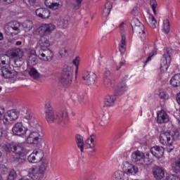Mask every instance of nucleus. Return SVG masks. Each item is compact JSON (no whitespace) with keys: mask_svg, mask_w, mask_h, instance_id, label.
<instances>
[{"mask_svg":"<svg viewBox=\"0 0 180 180\" xmlns=\"http://www.w3.org/2000/svg\"><path fill=\"white\" fill-rule=\"evenodd\" d=\"M172 56V49L167 48L166 52L162 58V63H160V70L165 72L171 64V57Z\"/></svg>","mask_w":180,"mask_h":180,"instance_id":"obj_5","label":"nucleus"},{"mask_svg":"<svg viewBox=\"0 0 180 180\" xmlns=\"http://www.w3.org/2000/svg\"><path fill=\"white\" fill-rule=\"evenodd\" d=\"M27 160L29 162H32L33 164H36V156L34 155V151L27 157Z\"/></svg>","mask_w":180,"mask_h":180,"instance_id":"obj_44","label":"nucleus"},{"mask_svg":"<svg viewBox=\"0 0 180 180\" xmlns=\"http://www.w3.org/2000/svg\"><path fill=\"white\" fill-rule=\"evenodd\" d=\"M5 64H6L5 60H4V59H2L1 57H0V66L5 65Z\"/></svg>","mask_w":180,"mask_h":180,"instance_id":"obj_60","label":"nucleus"},{"mask_svg":"<svg viewBox=\"0 0 180 180\" xmlns=\"http://www.w3.org/2000/svg\"><path fill=\"white\" fill-rule=\"evenodd\" d=\"M158 123H168L169 122V118H168V114L165 111L161 110L160 112H158L157 117Z\"/></svg>","mask_w":180,"mask_h":180,"instance_id":"obj_22","label":"nucleus"},{"mask_svg":"<svg viewBox=\"0 0 180 180\" xmlns=\"http://www.w3.org/2000/svg\"><path fill=\"white\" fill-rule=\"evenodd\" d=\"M131 161L134 162H139V161H141L143 158H144V153L140 150H136L132 153L131 156Z\"/></svg>","mask_w":180,"mask_h":180,"instance_id":"obj_24","label":"nucleus"},{"mask_svg":"<svg viewBox=\"0 0 180 180\" xmlns=\"http://www.w3.org/2000/svg\"><path fill=\"white\" fill-rule=\"evenodd\" d=\"M124 172L127 175H136L139 172V168L130 163H126L124 167Z\"/></svg>","mask_w":180,"mask_h":180,"instance_id":"obj_16","label":"nucleus"},{"mask_svg":"<svg viewBox=\"0 0 180 180\" xmlns=\"http://www.w3.org/2000/svg\"><path fill=\"white\" fill-rule=\"evenodd\" d=\"M37 52L36 51H31L30 56H29V59H28V63L31 65H36L37 64Z\"/></svg>","mask_w":180,"mask_h":180,"instance_id":"obj_28","label":"nucleus"},{"mask_svg":"<svg viewBox=\"0 0 180 180\" xmlns=\"http://www.w3.org/2000/svg\"><path fill=\"white\" fill-rule=\"evenodd\" d=\"M134 32H136V33H139V34H141V32L143 34H146V31H144V26H143V30H141L140 27H138V30H134Z\"/></svg>","mask_w":180,"mask_h":180,"instance_id":"obj_55","label":"nucleus"},{"mask_svg":"<svg viewBox=\"0 0 180 180\" xmlns=\"http://www.w3.org/2000/svg\"><path fill=\"white\" fill-rule=\"evenodd\" d=\"M25 119L28 121L29 124L33 127L34 123H36V118L33 116L32 113H27L25 115Z\"/></svg>","mask_w":180,"mask_h":180,"instance_id":"obj_34","label":"nucleus"},{"mask_svg":"<svg viewBox=\"0 0 180 180\" xmlns=\"http://www.w3.org/2000/svg\"><path fill=\"white\" fill-rule=\"evenodd\" d=\"M40 137V134H39V132H30V134L26 139V142L27 143V144H30L34 147H41V138Z\"/></svg>","mask_w":180,"mask_h":180,"instance_id":"obj_6","label":"nucleus"},{"mask_svg":"<svg viewBox=\"0 0 180 180\" xmlns=\"http://www.w3.org/2000/svg\"><path fill=\"white\" fill-rule=\"evenodd\" d=\"M165 146H167V150L168 153L174 151V146H172V141L169 142V143H167Z\"/></svg>","mask_w":180,"mask_h":180,"instance_id":"obj_49","label":"nucleus"},{"mask_svg":"<svg viewBox=\"0 0 180 180\" xmlns=\"http://www.w3.org/2000/svg\"><path fill=\"white\" fill-rule=\"evenodd\" d=\"M123 64H124V63L123 62L120 63V65L117 67V71H119V69L122 67V65H123Z\"/></svg>","mask_w":180,"mask_h":180,"instance_id":"obj_62","label":"nucleus"},{"mask_svg":"<svg viewBox=\"0 0 180 180\" xmlns=\"http://www.w3.org/2000/svg\"><path fill=\"white\" fill-rule=\"evenodd\" d=\"M165 180H180L179 176L176 175H169Z\"/></svg>","mask_w":180,"mask_h":180,"instance_id":"obj_51","label":"nucleus"},{"mask_svg":"<svg viewBox=\"0 0 180 180\" xmlns=\"http://www.w3.org/2000/svg\"><path fill=\"white\" fill-rule=\"evenodd\" d=\"M118 86L119 89L115 92L114 96L108 95L105 97V106H112V104L115 103V101H116V96H120L126 91V82L122 81Z\"/></svg>","mask_w":180,"mask_h":180,"instance_id":"obj_3","label":"nucleus"},{"mask_svg":"<svg viewBox=\"0 0 180 180\" xmlns=\"http://www.w3.org/2000/svg\"><path fill=\"white\" fill-rule=\"evenodd\" d=\"M143 160H144V162L146 165H150L153 162V159L150 158V154H146L144 155Z\"/></svg>","mask_w":180,"mask_h":180,"instance_id":"obj_42","label":"nucleus"},{"mask_svg":"<svg viewBox=\"0 0 180 180\" xmlns=\"http://www.w3.org/2000/svg\"><path fill=\"white\" fill-rule=\"evenodd\" d=\"M124 172H122V171H118L117 172L115 173L114 175V180H124Z\"/></svg>","mask_w":180,"mask_h":180,"instance_id":"obj_38","label":"nucleus"},{"mask_svg":"<svg viewBox=\"0 0 180 180\" xmlns=\"http://www.w3.org/2000/svg\"><path fill=\"white\" fill-rule=\"evenodd\" d=\"M5 150L7 153H11V151H12L15 155H18L19 158H16V161H18L20 164L25 162V160H26V154H27V150H26L25 147L19 144L11 143L6 146Z\"/></svg>","mask_w":180,"mask_h":180,"instance_id":"obj_1","label":"nucleus"},{"mask_svg":"<svg viewBox=\"0 0 180 180\" xmlns=\"http://www.w3.org/2000/svg\"><path fill=\"white\" fill-rule=\"evenodd\" d=\"M34 153L35 155V162H40L41 160H43V157L41 156V153H39L37 150H34Z\"/></svg>","mask_w":180,"mask_h":180,"instance_id":"obj_41","label":"nucleus"},{"mask_svg":"<svg viewBox=\"0 0 180 180\" xmlns=\"http://www.w3.org/2000/svg\"><path fill=\"white\" fill-rule=\"evenodd\" d=\"M94 137H95V135L92 134L90 136L89 139H87V141H89L90 140L91 143H92V145L89 144V148H95V143H94Z\"/></svg>","mask_w":180,"mask_h":180,"instance_id":"obj_47","label":"nucleus"},{"mask_svg":"<svg viewBox=\"0 0 180 180\" xmlns=\"http://www.w3.org/2000/svg\"><path fill=\"white\" fill-rule=\"evenodd\" d=\"M170 85H172L174 88L180 86V74H176L172 77L170 79Z\"/></svg>","mask_w":180,"mask_h":180,"instance_id":"obj_31","label":"nucleus"},{"mask_svg":"<svg viewBox=\"0 0 180 180\" xmlns=\"http://www.w3.org/2000/svg\"><path fill=\"white\" fill-rule=\"evenodd\" d=\"M4 134V129H2V127H0V139L1 137H2Z\"/></svg>","mask_w":180,"mask_h":180,"instance_id":"obj_61","label":"nucleus"},{"mask_svg":"<svg viewBox=\"0 0 180 180\" xmlns=\"http://www.w3.org/2000/svg\"><path fill=\"white\" fill-rule=\"evenodd\" d=\"M30 5H32V6H34V5H36L37 4V0H28Z\"/></svg>","mask_w":180,"mask_h":180,"instance_id":"obj_57","label":"nucleus"},{"mask_svg":"<svg viewBox=\"0 0 180 180\" xmlns=\"http://www.w3.org/2000/svg\"><path fill=\"white\" fill-rule=\"evenodd\" d=\"M68 22H70V18L67 16L61 17L58 21V25L61 29H67L68 27Z\"/></svg>","mask_w":180,"mask_h":180,"instance_id":"obj_30","label":"nucleus"},{"mask_svg":"<svg viewBox=\"0 0 180 180\" xmlns=\"http://www.w3.org/2000/svg\"><path fill=\"white\" fill-rule=\"evenodd\" d=\"M67 53H68V51L65 48H63L59 51V54L61 58H63V57H65V54H67Z\"/></svg>","mask_w":180,"mask_h":180,"instance_id":"obj_50","label":"nucleus"},{"mask_svg":"<svg viewBox=\"0 0 180 180\" xmlns=\"http://www.w3.org/2000/svg\"><path fill=\"white\" fill-rule=\"evenodd\" d=\"M44 4L46 8L52 9V11H57L60 8V0H45Z\"/></svg>","mask_w":180,"mask_h":180,"instance_id":"obj_18","label":"nucleus"},{"mask_svg":"<svg viewBox=\"0 0 180 180\" xmlns=\"http://www.w3.org/2000/svg\"><path fill=\"white\" fill-rule=\"evenodd\" d=\"M82 1L84 0H76V2H77L76 6H77V8H79V6H81V4H82Z\"/></svg>","mask_w":180,"mask_h":180,"instance_id":"obj_59","label":"nucleus"},{"mask_svg":"<svg viewBox=\"0 0 180 180\" xmlns=\"http://www.w3.org/2000/svg\"><path fill=\"white\" fill-rule=\"evenodd\" d=\"M19 117V111L16 110H11L3 116V124L5 126L13 124V122L18 120Z\"/></svg>","mask_w":180,"mask_h":180,"instance_id":"obj_4","label":"nucleus"},{"mask_svg":"<svg viewBox=\"0 0 180 180\" xmlns=\"http://www.w3.org/2000/svg\"><path fill=\"white\" fill-rule=\"evenodd\" d=\"M4 115H5V108L0 107V120H2Z\"/></svg>","mask_w":180,"mask_h":180,"instance_id":"obj_56","label":"nucleus"},{"mask_svg":"<svg viewBox=\"0 0 180 180\" xmlns=\"http://www.w3.org/2000/svg\"><path fill=\"white\" fill-rule=\"evenodd\" d=\"M159 96L161 99H167L168 96H167V93L162 91L160 93Z\"/></svg>","mask_w":180,"mask_h":180,"instance_id":"obj_54","label":"nucleus"},{"mask_svg":"<svg viewBox=\"0 0 180 180\" xmlns=\"http://www.w3.org/2000/svg\"><path fill=\"white\" fill-rule=\"evenodd\" d=\"M74 74V69L71 66H66L64 68L61 77L59 79V82L64 86L67 88L71 85L72 83V75Z\"/></svg>","mask_w":180,"mask_h":180,"instance_id":"obj_2","label":"nucleus"},{"mask_svg":"<svg viewBox=\"0 0 180 180\" xmlns=\"http://www.w3.org/2000/svg\"><path fill=\"white\" fill-rule=\"evenodd\" d=\"M23 57V51L20 48L12 49L11 51V58L13 60L15 58H22Z\"/></svg>","mask_w":180,"mask_h":180,"instance_id":"obj_26","label":"nucleus"},{"mask_svg":"<svg viewBox=\"0 0 180 180\" xmlns=\"http://www.w3.org/2000/svg\"><path fill=\"white\" fill-rule=\"evenodd\" d=\"M1 75L4 77V78L6 79H11V78H15L16 75H18V72H16L15 70H12L11 68H2L1 69Z\"/></svg>","mask_w":180,"mask_h":180,"instance_id":"obj_13","label":"nucleus"},{"mask_svg":"<svg viewBox=\"0 0 180 180\" xmlns=\"http://www.w3.org/2000/svg\"><path fill=\"white\" fill-rule=\"evenodd\" d=\"M50 47V41L47 39L46 36L41 37L39 41V45L37 47V51L39 50H46Z\"/></svg>","mask_w":180,"mask_h":180,"instance_id":"obj_17","label":"nucleus"},{"mask_svg":"<svg viewBox=\"0 0 180 180\" xmlns=\"http://www.w3.org/2000/svg\"><path fill=\"white\" fill-rule=\"evenodd\" d=\"M56 113L50 103L46 104L45 119L48 123H56Z\"/></svg>","mask_w":180,"mask_h":180,"instance_id":"obj_9","label":"nucleus"},{"mask_svg":"<svg viewBox=\"0 0 180 180\" xmlns=\"http://www.w3.org/2000/svg\"><path fill=\"white\" fill-rule=\"evenodd\" d=\"M176 101L177 103H179V105H180V91H179V93L176 95Z\"/></svg>","mask_w":180,"mask_h":180,"instance_id":"obj_58","label":"nucleus"},{"mask_svg":"<svg viewBox=\"0 0 180 180\" xmlns=\"http://www.w3.org/2000/svg\"><path fill=\"white\" fill-rule=\"evenodd\" d=\"M150 152L154 157H156V158H161V157L164 155V150H162V147L154 146L151 148Z\"/></svg>","mask_w":180,"mask_h":180,"instance_id":"obj_25","label":"nucleus"},{"mask_svg":"<svg viewBox=\"0 0 180 180\" xmlns=\"http://www.w3.org/2000/svg\"><path fill=\"white\" fill-rule=\"evenodd\" d=\"M18 176V174H16V171L12 169L9 172L7 180H15L16 179V177Z\"/></svg>","mask_w":180,"mask_h":180,"instance_id":"obj_39","label":"nucleus"},{"mask_svg":"<svg viewBox=\"0 0 180 180\" xmlns=\"http://www.w3.org/2000/svg\"><path fill=\"white\" fill-rule=\"evenodd\" d=\"M171 137H172L171 135V131H167L162 133L160 136V141L161 144L165 146L166 144L171 143Z\"/></svg>","mask_w":180,"mask_h":180,"instance_id":"obj_20","label":"nucleus"},{"mask_svg":"<svg viewBox=\"0 0 180 180\" xmlns=\"http://www.w3.org/2000/svg\"><path fill=\"white\" fill-rule=\"evenodd\" d=\"M112 4L110 1H108L105 4V11H108V15H109V13H110V11H112Z\"/></svg>","mask_w":180,"mask_h":180,"instance_id":"obj_46","label":"nucleus"},{"mask_svg":"<svg viewBox=\"0 0 180 180\" xmlns=\"http://www.w3.org/2000/svg\"><path fill=\"white\" fill-rule=\"evenodd\" d=\"M150 19L152 22H155V23H157V20H155V18H154L153 15L150 16Z\"/></svg>","mask_w":180,"mask_h":180,"instance_id":"obj_63","label":"nucleus"},{"mask_svg":"<svg viewBox=\"0 0 180 180\" xmlns=\"http://www.w3.org/2000/svg\"><path fill=\"white\" fill-rule=\"evenodd\" d=\"M103 84L105 88H107L108 89L112 88V73L109 70L104 72Z\"/></svg>","mask_w":180,"mask_h":180,"instance_id":"obj_19","label":"nucleus"},{"mask_svg":"<svg viewBox=\"0 0 180 180\" xmlns=\"http://www.w3.org/2000/svg\"><path fill=\"white\" fill-rule=\"evenodd\" d=\"M172 137L173 140H180V129H174V135Z\"/></svg>","mask_w":180,"mask_h":180,"instance_id":"obj_45","label":"nucleus"},{"mask_svg":"<svg viewBox=\"0 0 180 180\" xmlns=\"http://www.w3.org/2000/svg\"><path fill=\"white\" fill-rule=\"evenodd\" d=\"M83 79L86 81V85H94L96 81V75L91 72H85Z\"/></svg>","mask_w":180,"mask_h":180,"instance_id":"obj_15","label":"nucleus"},{"mask_svg":"<svg viewBox=\"0 0 180 180\" xmlns=\"http://www.w3.org/2000/svg\"><path fill=\"white\" fill-rule=\"evenodd\" d=\"M78 63H79V60H78V58H75L72 60V64H74V65H75V67H76V74H77V72H78Z\"/></svg>","mask_w":180,"mask_h":180,"instance_id":"obj_52","label":"nucleus"},{"mask_svg":"<svg viewBox=\"0 0 180 180\" xmlns=\"http://www.w3.org/2000/svg\"><path fill=\"white\" fill-rule=\"evenodd\" d=\"M75 140L77 148H79L81 153H83L84 150H85V148L84 146H85V143H84V137H82V136L79 134H77L75 136Z\"/></svg>","mask_w":180,"mask_h":180,"instance_id":"obj_27","label":"nucleus"},{"mask_svg":"<svg viewBox=\"0 0 180 180\" xmlns=\"http://www.w3.org/2000/svg\"><path fill=\"white\" fill-rule=\"evenodd\" d=\"M154 178L157 180H161L165 176V172L162 168L156 167L153 169Z\"/></svg>","mask_w":180,"mask_h":180,"instance_id":"obj_21","label":"nucleus"},{"mask_svg":"<svg viewBox=\"0 0 180 180\" xmlns=\"http://www.w3.org/2000/svg\"><path fill=\"white\" fill-rule=\"evenodd\" d=\"M29 75L32 78H34V79H37L38 78H40V73L37 72V70L34 68H31L29 71Z\"/></svg>","mask_w":180,"mask_h":180,"instance_id":"obj_35","label":"nucleus"},{"mask_svg":"<svg viewBox=\"0 0 180 180\" xmlns=\"http://www.w3.org/2000/svg\"><path fill=\"white\" fill-rule=\"evenodd\" d=\"M47 167H49V160H47L46 158H44L41 160L40 165L36 168L41 171V172H44Z\"/></svg>","mask_w":180,"mask_h":180,"instance_id":"obj_32","label":"nucleus"},{"mask_svg":"<svg viewBox=\"0 0 180 180\" xmlns=\"http://www.w3.org/2000/svg\"><path fill=\"white\" fill-rule=\"evenodd\" d=\"M121 37L122 40L120 46V51L122 54H124V53L126 51V36L124 34H122Z\"/></svg>","mask_w":180,"mask_h":180,"instance_id":"obj_33","label":"nucleus"},{"mask_svg":"<svg viewBox=\"0 0 180 180\" xmlns=\"http://www.w3.org/2000/svg\"><path fill=\"white\" fill-rule=\"evenodd\" d=\"M19 27H20L19 22L13 21L5 25L4 32L7 36H16L18 33H15V32H20Z\"/></svg>","mask_w":180,"mask_h":180,"instance_id":"obj_8","label":"nucleus"},{"mask_svg":"<svg viewBox=\"0 0 180 180\" xmlns=\"http://www.w3.org/2000/svg\"><path fill=\"white\" fill-rule=\"evenodd\" d=\"M131 27L133 32H134V30H139V27H140L141 30H144V25L137 18L132 19Z\"/></svg>","mask_w":180,"mask_h":180,"instance_id":"obj_29","label":"nucleus"},{"mask_svg":"<svg viewBox=\"0 0 180 180\" xmlns=\"http://www.w3.org/2000/svg\"><path fill=\"white\" fill-rule=\"evenodd\" d=\"M150 5L153 9V13L155 15H157V11L155 10V8H157V1L155 0H150Z\"/></svg>","mask_w":180,"mask_h":180,"instance_id":"obj_43","label":"nucleus"},{"mask_svg":"<svg viewBox=\"0 0 180 180\" xmlns=\"http://www.w3.org/2000/svg\"><path fill=\"white\" fill-rule=\"evenodd\" d=\"M22 27L27 32H30L33 28V22L31 20H26L22 23Z\"/></svg>","mask_w":180,"mask_h":180,"instance_id":"obj_36","label":"nucleus"},{"mask_svg":"<svg viewBox=\"0 0 180 180\" xmlns=\"http://www.w3.org/2000/svg\"><path fill=\"white\" fill-rule=\"evenodd\" d=\"M155 54H157V51H153L151 53H150L148 59L145 61L144 65H146V64H147L148 61H151V57H153L154 56H155Z\"/></svg>","mask_w":180,"mask_h":180,"instance_id":"obj_48","label":"nucleus"},{"mask_svg":"<svg viewBox=\"0 0 180 180\" xmlns=\"http://www.w3.org/2000/svg\"><path fill=\"white\" fill-rule=\"evenodd\" d=\"M0 2L4 5H9V4L15 2V0H0Z\"/></svg>","mask_w":180,"mask_h":180,"instance_id":"obj_53","label":"nucleus"},{"mask_svg":"<svg viewBox=\"0 0 180 180\" xmlns=\"http://www.w3.org/2000/svg\"><path fill=\"white\" fill-rule=\"evenodd\" d=\"M40 29L44 34H49L53 30H56V26L53 24H44L41 26Z\"/></svg>","mask_w":180,"mask_h":180,"instance_id":"obj_23","label":"nucleus"},{"mask_svg":"<svg viewBox=\"0 0 180 180\" xmlns=\"http://www.w3.org/2000/svg\"><path fill=\"white\" fill-rule=\"evenodd\" d=\"M13 60L14 62V67L17 68L22 67V64H23V61H22V58H17Z\"/></svg>","mask_w":180,"mask_h":180,"instance_id":"obj_40","label":"nucleus"},{"mask_svg":"<svg viewBox=\"0 0 180 180\" xmlns=\"http://www.w3.org/2000/svg\"><path fill=\"white\" fill-rule=\"evenodd\" d=\"M70 122L68 112H58L56 114L55 123H58L60 126H67Z\"/></svg>","mask_w":180,"mask_h":180,"instance_id":"obj_11","label":"nucleus"},{"mask_svg":"<svg viewBox=\"0 0 180 180\" xmlns=\"http://www.w3.org/2000/svg\"><path fill=\"white\" fill-rule=\"evenodd\" d=\"M169 20L166 19L163 21V32L166 33V34H168L169 33Z\"/></svg>","mask_w":180,"mask_h":180,"instance_id":"obj_37","label":"nucleus"},{"mask_svg":"<svg viewBox=\"0 0 180 180\" xmlns=\"http://www.w3.org/2000/svg\"><path fill=\"white\" fill-rule=\"evenodd\" d=\"M131 13H132V15H134V16H136V13H137V11H136V10H133V11H131Z\"/></svg>","mask_w":180,"mask_h":180,"instance_id":"obj_64","label":"nucleus"},{"mask_svg":"<svg viewBox=\"0 0 180 180\" xmlns=\"http://www.w3.org/2000/svg\"><path fill=\"white\" fill-rule=\"evenodd\" d=\"M35 13L39 19L46 20L50 18L51 13L50 10L46 8H37L35 11Z\"/></svg>","mask_w":180,"mask_h":180,"instance_id":"obj_14","label":"nucleus"},{"mask_svg":"<svg viewBox=\"0 0 180 180\" xmlns=\"http://www.w3.org/2000/svg\"><path fill=\"white\" fill-rule=\"evenodd\" d=\"M43 174H44V172H41L37 167L31 168L28 171V176L34 180L43 179Z\"/></svg>","mask_w":180,"mask_h":180,"instance_id":"obj_12","label":"nucleus"},{"mask_svg":"<svg viewBox=\"0 0 180 180\" xmlns=\"http://www.w3.org/2000/svg\"><path fill=\"white\" fill-rule=\"evenodd\" d=\"M37 56L39 60L50 63V61H53V58H54V52L49 49H41L37 51Z\"/></svg>","mask_w":180,"mask_h":180,"instance_id":"obj_7","label":"nucleus"},{"mask_svg":"<svg viewBox=\"0 0 180 180\" xmlns=\"http://www.w3.org/2000/svg\"><path fill=\"white\" fill-rule=\"evenodd\" d=\"M27 130V128L25 127L22 122L15 123L12 129L13 134L14 136H19L20 137L25 136Z\"/></svg>","mask_w":180,"mask_h":180,"instance_id":"obj_10","label":"nucleus"}]
</instances>
